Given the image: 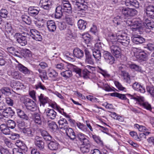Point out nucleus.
Listing matches in <instances>:
<instances>
[{"label":"nucleus","instance_id":"nucleus-62","mask_svg":"<svg viewBox=\"0 0 154 154\" xmlns=\"http://www.w3.org/2000/svg\"><path fill=\"white\" fill-rule=\"evenodd\" d=\"M39 76L43 82H44V80H47L48 79L47 73L45 71H44L42 73H41L40 75H39Z\"/></svg>","mask_w":154,"mask_h":154},{"label":"nucleus","instance_id":"nucleus-36","mask_svg":"<svg viewBox=\"0 0 154 154\" xmlns=\"http://www.w3.org/2000/svg\"><path fill=\"white\" fill-rule=\"evenodd\" d=\"M16 67L18 70L25 74L29 73L27 68L20 63H18Z\"/></svg>","mask_w":154,"mask_h":154},{"label":"nucleus","instance_id":"nucleus-11","mask_svg":"<svg viewBox=\"0 0 154 154\" xmlns=\"http://www.w3.org/2000/svg\"><path fill=\"white\" fill-rule=\"evenodd\" d=\"M144 14L152 18H154V7L149 5L144 9Z\"/></svg>","mask_w":154,"mask_h":154},{"label":"nucleus","instance_id":"nucleus-24","mask_svg":"<svg viewBox=\"0 0 154 154\" xmlns=\"http://www.w3.org/2000/svg\"><path fill=\"white\" fill-rule=\"evenodd\" d=\"M32 119L34 122L38 125H41L42 121L40 115L37 112H34L32 116Z\"/></svg>","mask_w":154,"mask_h":154},{"label":"nucleus","instance_id":"nucleus-6","mask_svg":"<svg viewBox=\"0 0 154 154\" xmlns=\"http://www.w3.org/2000/svg\"><path fill=\"white\" fill-rule=\"evenodd\" d=\"M27 33H23L20 34L19 33H16L13 36L16 39L17 43L22 46H24L27 44Z\"/></svg>","mask_w":154,"mask_h":154},{"label":"nucleus","instance_id":"nucleus-3","mask_svg":"<svg viewBox=\"0 0 154 154\" xmlns=\"http://www.w3.org/2000/svg\"><path fill=\"white\" fill-rule=\"evenodd\" d=\"M126 95L131 99H134L135 101L139 102L140 105L144 108L150 111L152 110V109L150 104L147 102H144V98L143 97L137 96L135 97L129 94H127Z\"/></svg>","mask_w":154,"mask_h":154},{"label":"nucleus","instance_id":"nucleus-26","mask_svg":"<svg viewBox=\"0 0 154 154\" xmlns=\"http://www.w3.org/2000/svg\"><path fill=\"white\" fill-rule=\"evenodd\" d=\"M47 117L49 119H54L57 116V112L53 109H48L46 112Z\"/></svg>","mask_w":154,"mask_h":154},{"label":"nucleus","instance_id":"nucleus-63","mask_svg":"<svg viewBox=\"0 0 154 154\" xmlns=\"http://www.w3.org/2000/svg\"><path fill=\"white\" fill-rule=\"evenodd\" d=\"M35 88L36 89H38V88H40L43 90H46V88L45 86L42 84L41 82H39L36 84L35 87Z\"/></svg>","mask_w":154,"mask_h":154},{"label":"nucleus","instance_id":"nucleus-32","mask_svg":"<svg viewBox=\"0 0 154 154\" xmlns=\"http://www.w3.org/2000/svg\"><path fill=\"white\" fill-rule=\"evenodd\" d=\"M16 145L22 150L23 152H25L27 151V148L25 143L22 141L17 140L16 143Z\"/></svg>","mask_w":154,"mask_h":154},{"label":"nucleus","instance_id":"nucleus-17","mask_svg":"<svg viewBox=\"0 0 154 154\" xmlns=\"http://www.w3.org/2000/svg\"><path fill=\"white\" fill-rule=\"evenodd\" d=\"M35 146L40 150H42L44 148L45 143L41 137L36 136L35 138Z\"/></svg>","mask_w":154,"mask_h":154},{"label":"nucleus","instance_id":"nucleus-33","mask_svg":"<svg viewBox=\"0 0 154 154\" xmlns=\"http://www.w3.org/2000/svg\"><path fill=\"white\" fill-rule=\"evenodd\" d=\"M0 129L1 132L5 135L10 134L11 131L9 127L5 124H2L0 126Z\"/></svg>","mask_w":154,"mask_h":154},{"label":"nucleus","instance_id":"nucleus-31","mask_svg":"<svg viewBox=\"0 0 154 154\" xmlns=\"http://www.w3.org/2000/svg\"><path fill=\"white\" fill-rule=\"evenodd\" d=\"M73 54L76 58L80 59L83 57L84 53L82 50L79 48H76L73 50Z\"/></svg>","mask_w":154,"mask_h":154},{"label":"nucleus","instance_id":"nucleus-58","mask_svg":"<svg viewBox=\"0 0 154 154\" xmlns=\"http://www.w3.org/2000/svg\"><path fill=\"white\" fill-rule=\"evenodd\" d=\"M146 89L147 92L152 96L154 97V87L152 86H147Z\"/></svg>","mask_w":154,"mask_h":154},{"label":"nucleus","instance_id":"nucleus-39","mask_svg":"<svg viewBox=\"0 0 154 154\" xmlns=\"http://www.w3.org/2000/svg\"><path fill=\"white\" fill-rule=\"evenodd\" d=\"M110 95L112 97H116L122 100H127L129 103V100L126 97V95L124 94H121L117 92H114L110 94Z\"/></svg>","mask_w":154,"mask_h":154},{"label":"nucleus","instance_id":"nucleus-16","mask_svg":"<svg viewBox=\"0 0 154 154\" xmlns=\"http://www.w3.org/2000/svg\"><path fill=\"white\" fill-rule=\"evenodd\" d=\"M85 62L89 64L93 65L94 64V60L92 56L90 54L87 48L85 49Z\"/></svg>","mask_w":154,"mask_h":154},{"label":"nucleus","instance_id":"nucleus-44","mask_svg":"<svg viewBox=\"0 0 154 154\" xmlns=\"http://www.w3.org/2000/svg\"><path fill=\"white\" fill-rule=\"evenodd\" d=\"M22 132L25 135L28 137H32L33 134V132L32 129L30 128H25L23 129Z\"/></svg>","mask_w":154,"mask_h":154},{"label":"nucleus","instance_id":"nucleus-30","mask_svg":"<svg viewBox=\"0 0 154 154\" xmlns=\"http://www.w3.org/2000/svg\"><path fill=\"white\" fill-rule=\"evenodd\" d=\"M69 69L76 73L79 76L81 77L82 76L81 69L75 66L70 63Z\"/></svg>","mask_w":154,"mask_h":154},{"label":"nucleus","instance_id":"nucleus-29","mask_svg":"<svg viewBox=\"0 0 154 154\" xmlns=\"http://www.w3.org/2000/svg\"><path fill=\"white\" fill-rule=\"evenodd\" d=\"M70 63H60L55 65V67L59 70L69 69Z\"/></svg>","mask_w":154,"mask_h":154},{"label":"nucleus","instance_id":"nucleus-28","mask_svg":"<svg viewBox=\"0 0 154 154\" xmlns=\"http://www.w3.org/2000/svg\"><path fill=\"white\" fill-rule=\"evenodd\" d=\"M121 75L123 77V79L125 82L129 84L131 83V76L128 72L125 71H122Z\"/></svg>","mask_w":154,"mask_h":154},{"label":"nucleus","instance_id":"nucleus-41","mask_svg":"<svg viewBox=\"0 0 154 154\" xmlns=\"http://www.w3.org/2000/svg\"><path fill=\"white\" fill-rule=\"evenodd\" d=\"M63 17L65 21L67 24L71 26H72L73 25V20L72 18L71 15L69 14H64Z\"/></svg>","mask_w":154,"mask_h":154},{"label":"nucleus","instance_id":"nucleus-35","mask_svg":"<svg viewBox=\"0 0 154 154\" xmlns=\"http://www.w3.org/2000/svg\"><path fill=\"white\" fill-rule=\"evenodd\" d=\"M59 126L60 128L63 130L67 127L68 123L67 120L65 119L61 118L58 122Z\"/></svg>","mask_w":154,"mask_h":154},{"label":"nucleus","instance_id":"nucleus-47","mask_svg":"<svg viewBox=\"0 0 154 154\" xmlns=\"http://www.w3.org/2000/svg\"><path fill=\"white\" fill-rule=\"evenodd\" d=\"M76 125L77 127L83 132L86 133L89 132L86 126L83 124L78 122L76 123Z\"/></svg>","mask_w":154,"mask_h":154},{"label":"nucleus","instance_id":"nucleus-38","mask_svg":"<svg viewBox=\"0 0 154 154\" xmlns=\"http://www.w3.org/2000/svg\"><path fill=\"white\" fill-rule=\"evenodd\" d=\"M48 124L50 131L53 133L56 131L58 128L57 125L54 122H48Z\"/></svg>","mask_w":154,"mask_h":154},{"label":"nucleus","instance_id":"nucleus-48","mask_svg":"<svg viewBox=\"0 0 154 154\" xmlns=\"http://www.w3.org/2000/svg\"><path fill=\"white\" fill-rule=\"evenodd\" d=\"M41 135L44 139L46 140H50L51 139V137L45 130H42L41 131Z\"/></svg>","mask_w":154,"mask_h":154},{"label":"nucleus","instance_id":"nucleus-4","mask_svg":"<svg viewBox=\"0 0 154 154\" xmlns=\"http://www.w3.org/2000/svg\"><path fill=\"white\" fill-rule=\"evenodd\" d=\"M71 1L75 10L82 11L87 9L88 6L85 4L84 0H71Z\"/></svg>","mask_w":154,"mask_h":154},{"label":"nucleus","instance_id":"nucleus-15","mask_svg":"<svg viewBox=\"0 0 154 154\" xmlns=\"http://www.w3.org/2000/svg\"><path fill=\"white\" fill-rule=\"evenodd\" d=\"M137 51L139 53H137L138 54L136 55L137 57L140 62L145 61L147 59L148 54L144 51L138 49Z\"/></svg>","mask_w":154,"mask_h":154},{"label":"nucleus","instance_id":"nucleus-2","mask_svg":"<svg viewBox=\"0 0 154 154\" xmlns=\"http://www.w3.org/2000/svg\"><path fill=\"white\" fill-rule=\"evenodd\" d=\"M72 13L71 5L68 1L63 0L61 5L58 6L56 8L55 17L57 19L64 16L65 13L70 14Z\"/></svg>","mask_w":154,"mask_h":154},{"label":"nucleus","instance_id":"nucleus-19","mask_svg":"<svg viewBox=\"0 0 154 154\" xmlns=\"http://www.w3.org/2000/svg\"><path fill=\"white\" fill-rule=\"evenodd\" d=\"M63 130L65 131L66 135L70 139L73 140L75 139L76 135L71 128L68 126L67 127H66V128H64Z\"/></svg>","mask_w":154,"mask_h":154},{"label":"nucleus","instance_id":"nucleus-12","mask_svg":"<svg viewBox=\"0 0 154 154\" xmlns=\"http://www.w3.org/2000/svg\"><path fill=\"white\" fill-rule=\"evenodd\" d=\"M30 35L31 37L34 40L37 41H41L42 40L41 33L35 29L30 30Z\"/></svg>","mask_w":154,"mask_h":154},{"label":"nucleus","instance_id":"nucleus-13","mask_svg":"<svg viewBox=\"0 0 154 154\" xmlns=\"http://www.w3.org/2000/svg\"><path fill=\"white\" fill-rule=\"evenodd\" d=\"M103 57L105 61L107 63L110 64L113 63L115 61V59L111 54L107 51L103 52Z\"/></svg>","mask_w":154,"mask_h":154},{"label":"nucleus","instance_id":"nucleus-5","mask_svg":"<svg viewBox=\"0 0 154 154\" xmlns=\"http://www.w3.org/2000/svg\"><path fill=\"white\" fill-rule=\"evenodd\" d=\"M127 23L131 26V29L133 31L141 32V30H142V22L140 20L137 19L133 22L131 20H128Z\"/></svg>","mask_w":154,"mask_h":154},{"label":"nucleus","instance_id":"nucleus-40","mask_svg":"<svg viewBox=\"0 0 154 154\" xmlns=\"http://www.w3.org/2000/svg\"><path fill=\"white\" fill-rule=\"evenodd\" d=\"M129 67L134 71L140 72L141 73H143L144 72L141 67L134 63L130 64Z\"/></svg>","mask_w":154,"mask_h":154},{"label":"nucleus","instance_id":"nucleus-7","mask_svg":"<svg viewBox=\"0 0 154 154\" xmlns=\"http://www.w3.org/2000/svg\"><path fill=\"white\" fill-rule=\"evenodd\" d=\"M119 10L122 14L127 17L133 16L137 13V11L134 9L124 7L120 8Z\"/></svg>","mask_w":154,"mask_h":154},{"label":"nucleus","instance_id":"nucleus-18","mask_svg":"<svg viewBox=\"0 0 154 154\" xmlns=\"http://www.w3.org/2000/svg\"><path fill=\"white\" fill-rule=\"evenodd\" d=\"M40 10L39 8L38 7L30 6L28 9V12L30 16L35 17L38 14Z\"/></svg>","mask_w":154,"mask_h":154},{"label":"nucleus","instance_id":"nucleus-56","mask_svg":"<svg viewBox=\"0 0 154 154\" xmlns=\"http://www.w3.org/2000/svg\"><path fill=\"white\" fill-rule=\"evenodd\" d=\"M115 84L116 87L120 90L124 91H126V88L123 87L119 82L115 81Z\"/></svg>","mask_w":154,"mask_h":154},{"label":"nucleus","instance_id":"nucleus-61","mask_svg":"<svg viewBox=\"0 0 154 154\" xmlns=\"http://www.w3.org/2000/svg\"><path fill=\"white\" fill-rule=\"evenodd\" d=\"M8 14V11L5 9H2L0 10V14L1 17L6 18Z\"/></svg>","mask_w":154,"mask_h":154},{"label":"nucleus","instance_id":"nucleus-51","mask_svg":"<svg viewBox=\"0 0 154 154\" xmlns=\"http://www.w3.org/2000/svg\"><path fill=\"white\" fill-rule=\"evenodd\" d=\"M21 18L23 21L28 24L30 25L31 23V19L29 16L26 15H23L21 16Z\"/></svg>","mask_w":154,"mask_h":154},{"label":"nucleus","instance_id":"nucleus-9","mask_svg":"<svg viewBox=\"0 0 154 154\" xmlns=\"http://www.w3.org/2000/svg\"><path fill=\"white\" fill-rule=\"evenodd\" d=\"M119 43H116L114 44L109 45L110 50L112 53L116 58L121 57V49L119 47Z\"/></svg>","mask_w":154,"mask_h":154},{"label":"nucleus","instance_id":"nucleus-57","mask_svg":"<svg viewBox=\"0 0 154 154\" xmlns=\"http://www.w3.org/2000/svg\"><path fill=\"white\" fill-rule=\"evenodd\" d=\"M110 115L113 118L118 120L120 121L121 120L122 117L115 112H111Z\"/></svg>","mask_w":154,"mask_h":154},{"label":"nucleus","instance_id":"nucleus-53","mask_svg":"<svg viewBox=\"0 0 154 154\" xmlns=\"http://www.w3.org/2000/svg\"><path fill=\"white\" fill-rule=\"evenodd\" d=\"M48 75L52 78H54L58 76V73L54 70L51 69L49 71Z\"/></svg>","mask_w":154,"mask_h":154},{"label":"nucleus","instance_id":"nucleus-8","mask_svg":"<svg viewBox=\"0 0 154 154\" xmlns=\"http://www.w3.org/2000/svg\"><path fill=\"white\" fill-rule=\"evenodd\" d=\"M23 103L28 109L31 111H35L36 109V104L32 100L25 98L23 100Z\"/></svg>","mask_w":154,"mask_h":154},{"label":"nucleus","instance_id":"nucleus-37","mask_svg":"<svg viewBox=\"0 0 154 154\" xmlns=\"http://www.w3.org/2000/svg\"><path fill=\"white\" fill-rule=\"evenodd\" d=\"M58 146L59 143L56 141H51L48 145L49 149L52 150H57L58 148Z\"/></svg>","mask_w":154,"mask_h":154},{"label":"nucleus","instance_id":"nucleus-46","mask_svg":"<svg viewBox=\"0 0 154 154\" xmlns=\"http://www.w3.org/2000/svg\"><path fill=\"white\" fill-rule=\"evenodd\" d=\"M20 52L24 57L27 58L30 57L31 56V51L27 49H22L21 50Z\"/></svg>","mask_w":154,"mask_h":154},{"label":"nucleus","instance_id":"nucleus-22","mask_svg":"<svg viewBox=\"0 0 154 154\" xmlns=\"http://www.w3.org/2000/svg\"><path fill=\"white\" fill-rule=\"evenodd\" d=\"M14 112L10 107L6 108L2 112L4 117L7 118L11 117L14 115Z\"/></svg>","mask_w":154,"mask_h":154},{"label":"nucleus","instance_id":"nucleus-55","mask_svg":"<svg viewBox=\"0 0 154 154\" xmlns=\"http://www.w3.org/2000/svg\"><path fill=\"white\" fill-rule=\"evenodd\" d=\"M90 72L87 69H85L82 71V76L85 79L89 78Z\"/></svg>","mask_w":154,"mask_h":154},{"label":"nucleus","instance_id":"nucleus-52","mask_svg":"<svg viewBox=\"0 0 154 154\" xmlns=\"http://www.w3.org/2000/svg\"><path fill=\"white\" fill-rule=\"evenodd\" d=\"M82 38L86 44H88L91 40L90 35L88 33H84L82 34Z\"/></svg>","mask_w":154,"mask_h":154},{"label":"nucleus","instance_id":"nucleus-20","mask_svg":"<svg viewBox=\"0 0 154 154\" xmlns=\"http://www.w3.org/2000/svg\"><path fill=\"white\" fill-rule=\"evenodd\" d=\"M133 89L142 93H144L145 92V90L144 86L141 85L139 83L135 82L132 85Z\"/></svg>","mask_w":154,"mask_h":154},{"label":"nucleus","instance_id":"nucleus-10","mask_svg":"<svg viewBox=\"0 0 154 154\" xmlns=\"http://www.w3.org/2000/svg\"><path fill=\"white\" fill-rule=\"evenodd\" d=\"M75 139L79 142L81 145L90 143L88 136L81 133H79L77 134Z\"/></svg>","mask_w":154,"mask_h":154},{"label":"nucleus","instance_id":"nucleus-25","mask_svg":"<svg viewBox=\"0 0 154 154\" xmlns=\"http://www.w3.org/2000/svg\"><path fill=\"white\" fill-rule=\"evenodd\" d=\"M125 4L128 6H132L136 8L139 7V3L137 0H125Z\"/></svg>","mask_w":154,"mask_h":154},{"label":"nucleus","instance_id":"nucleus-59","mask_svg":"<svg viewBox=\"0 0 154 154\" xmlns=\"http://www.w3.org/2000/svg\"><path fill=\"white\" fill-rule=\"evenodd\" d=\"M7 125L9 128L14 129L16 126V123L14 121L10 120L8 122Z\"/></svg>","mask_w":154,"mask_h":154},{"label":"nucleus","instance_id":"nucleus-54","mask_svg":"<svg viewBox=\"0 0 154 154\" xmlns=\"http://www.w3.org/2000/svg\"><path fill=\"white\" fill-rule=\"evenodd\" d=\"M92 137L95 141L100 145H103V142L101 140L100 137L96 135H92Z\"/></svg>","mask_w":154,"mask_h":154},{"label":"nucleus","instance_id":"nucleus-23","mask_svg":"<svg viewBox=\"0 0 154 154\" xmlns=\"http://www.w3.org/2000/svg\"><path fill=\"white\" fill-rule=\"evenodd\" d=\"M93 56L95 59L97 63L100 64L101 63V54L99 50H95L93 51Z\"/></svg>","mask_w":154,"mask_h":154},{"label":"nucleus","instance_id":"nucleus-1","mask_svg":"<svg viewBox=\"0 0 154 154\" xmlns=\"http://www.w3.org/2000/svg\"><path fill=\"white\" fill-rule=\"evenodd\" d=\"M106 39L109 45L118 43L125 46H127L130 41L127 34L125 33H123L121 31H119L116 34L109 33Z\"/></svg>","mask_w":154,"mask_h":154},{"label":"nucleus","instance_id":"nucleus-43","mask_svg":"<svg viewBox=\"0 0 154 154\" xmlns=\"http://www.w3.org/2000/svg\"><path fill=\"white\" fill-rule=\"evenodd\" d=\"M17 113L18 116L21 118L27 120L29 119V118L24 112L21 109H17Z\"/></svg>","mask_w":154,"mask_h":154},{"label":"nucleus","instance_id":"nucleus-50","mask_svg":"<svg viewBox=\"0 0 154 154\" xmlns=\"http://www.w3.org/2000/svg\"><path fill=\"white\" fill-rule=\"evenodd\" d=\"M63 71L61 73V74L63 77L66 78H68L71 77L72 75V70L70 69Z\"/></svg>","mask_w":154,"mask_h":154},{"label":"nucleus","instance_id":"nucleus-34","mask_svg":"<svg viewBox=\"0 0 154 154\" xmlns=\"http://www.w3.org/2000/svg\"><path fill=\"white\" fill-rule=\"evenodd\" d=\"M39 100L40 102V105H42L44 106L48 101V98L45 96L44 94H41L40 96H38Z\"/></svg>","mask_w":154,"mask_h":154},{"label":"nucleus","instance_id":"nucleus-64","mask_svg":"<svg viewBox=\"0 0 154 154\" xmlns=\"http://www.w3.org/2000/svg\"><path fill=\"white\" fill-rule=\"evenodd\" d=\"M66 58L70 61H74L75 60L74 59V56L72 55V54L69 53H67L65 56Z\"/></svg>","mask_w":154,"mask_h":154},{"label":"nucleus","instance_id":"nucleus-60","mask_svg":"<svg viewBox=\"0 0 154 154\" xmlns=\"http://www.w3.org/2000/svg\"><path fill=\"white\" fill-rule=\"evenodd\" d=\"M17 126L18 128L22 130L25 129V122L24 121H19L17 122Z\"/></svg>","mask_w":154,"mask_h":154},{"label":"nucleus","instance_id":"nucleus-27","mask_svg":"<svg viewBox=\"0 0 154 154\" xmlns=\"http://www.w3.org/2000/svg\"><path fill=\"white\" fill-rule=\"evenodd\" d=\"M5 27L6 32L8 34L9 37L14 35L13 30L10 22H6L5 24Z\"/></svg>","mask_w":154,"mask_h":154},{"label":"nucleus","instance_id":"nucleus-21","mask_svg":"<svg viewBox=\"0 0 154 154\" xmlns=\"http://www.w3.org/2000/svg\"><path fill=\"white\" fill-rule=\"evenodd\" d=\"M47 28L50 32H54L56 29V25L53 20H48L47 22Z\"/></svg>","mask_w":154,"mask_h":154},{"label":"nucleus","instance_id":"nucleus-14","mask_svg":"<svg viewBox=\"0 0 154 154\" xmlns=\"http://www.w3.org/2000/svg\"><path fill=\"white\" fill-rule=\"evenodd\" d=\"M131 40L133 43L137 45L142 44L145 42V39L142 36L137 34L132 35Z\"/></svg>","mask_w":154,"mask_h":154},{"label":"nucleus","instance_id":"nucleus-45","mask_svg":"<svg viewBox=\"0 0 154 154\" xmlns=\"http://www.w3.org/2000/svg\"><path fill=\"white\" fill-rule=\"evenodd\" d=\"M86 22L82 20H80L78 22V26L80 29L84 30L86 28Z\"/></svg>","mask_w":154,"mask_h":154},{"label":"nucleus","instance_id":"nucleus-42","mask_svg":"<svg viewBox=\"0 0 154 154\" xmlns=\"http://www.w3.org/2000/svg\"><path fill=\"white\" fill-rule=\"evenodd\" d=\"M90 143L81 145L80 150L83 153H87L89 151L91 146Z\"/></svg>","mask_w":154,"mask_h":154},{"label":"nucleus","instance_id":"nucleus-49","mask_svg":"<svg viewBox=\"0 0 154 154\" xmlns=\"http://www.w3.org/2000/svg\"><path fill=\"white\" fill-rule=\"evenodd\" d=\"M97 71L99 73L102 74L104 77H108L109 75L108 74L107 71L105 69H103L101 67L98 66Z\"/></svg>","mask_w":154,"mask_h":154}]
</instances>
